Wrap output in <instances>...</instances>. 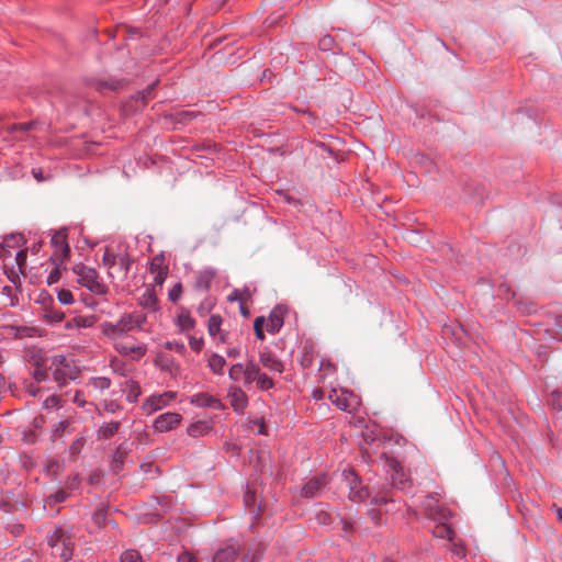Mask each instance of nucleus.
I'll list each match as a JSON object with an SVG mask.
<instances>
[{"instance_id":"nucleus-55","label":"nucleus","mask_w":562,"mask_h":562,"mask_svg":"<svg viewBox=\"0 0 562 562\" xmlns=\"http://www.w3.org/2000/svg\"><path fill=\"white\" fill-rule=\"evenodd\" d=\"M227 355L229 357L236 358V357H239L240 352H239L238 348H231V349H228Z\"/></svg>"},{"instance_id":"nucleus-39","label":"nucleus","mask_w":562,"mask_h":562,"mask_svg":"<svg viewBox=\"0 0 562 562\" xmlns=\"http://www.w3.org/2000/svg\"><path fill=\"white\" fill-rule=\"evenodd\" d=\"M26 256L27 255L25 249L19 250L15 255V262L18 265L20 272H23L24 267L26 265Z\"/></svg>"},{"instance_id":"nucleus-28","label":"nucleus","mask_w":562,"mask_h":562,"mask_svg":"<svg viewBox=\"0 0 562 562\" xmlns=\"http://www.w3.org/2000/svg\"><path fill=\"white\" fill-rule=\"evenodd\" d=\"M65 259L63 258H58L57 257V252L55 254L54 258H53V262L55 263V268L50 271V273L48 274L47 277V283L49 285L56 283L59 281L60 277H61V265H63V261Z\"/></svg>"},{"instance_id":"nucleus-36","label":"nucleus","mask_w":562,"mask_h":562,"mask_svg":"<svg viewBox=\"0 0 562 562\" xmlns=\"http://www.w3.org/2000/svg\"><path fill=\"white\" fill-rule=\"evenodd\" d=\"M244 372H245V364L236 363L229 368L228 376L232 381L238 382V381L243 380Z\"/></svg>"},{"instance_id":"nucleus-52","label":"nucleus","mask_w":562,"mask_h":562,"mask_svg":"<svg viewBox=\"0 0 562 562\" xmlns=\"http://www.w3.org/2000/svg\"><path fill=\"white\" fill-rule=\"evenodd\" d=\"M266 325V319L263 316H259L255 319L254 328L263 329V326Z\"/></svg>"},{"instance_id":"nucleus-58","label":"nucleus","mask_w":562,"mask_h":562,"mask_svg":"<svg viewBox=\"0 0 562 562\" xmlns=\"http://www.w3.org/2000/svg\"><path fill=\"white\" fill-rule=\"evenodd\" d=\"M323 396H324V392H323L322 390H319V389H318V390H315V391L313 392V397H314L315 400H322V398H323Z\"/></svg>"},{"instance_id":"nucleus-41","label":"nucleus","mask_w":562,"mask_h":562,"mask_svg":"<svg viewBox=\"0 0 562 562\" xmlns=\"http://www.w3.org/2000/svg\"><path fill=\"white\" fill-rule=\"evenodd\" d=\"M166 347L171 350H176L179 353L186 351V346L182 342L169 341L166 344Z\"/></svg>"},{"instance_id":"nucleus-6","label":"nucleus","mask_w":562,"mask_h":562,"mask_svg":"<svg viewBox=\"0 0 562 562\" xmlns=\"http://www.w3.org/2000/svg\"><path fill=\"white\" fill-rule=\"evenodd\" d=\"M177 396V393L173 391L164 392L161 394H156L147 397L142 405V409L150 415L164 407H166L171 401H173Z\"/></svg>"},{"instance_id":"nucleus-19","label":"nucleus","mask_w":562,"mask_h":562,"mask_svg":"<svg viewBox=\"0 0 562 562\" xmlns=\"http://www.w3.org/2000/svg\"><path fill=\"white\" fill-rule=\"evenodd\" d=\"M52 244L60 249V258L69 259L70 248L67 243V234L64 231L55 233L52 237Z\"/></svg>"},{"instance_id":"nucleus-63","label":"nucleus","mask_w":562,"mask_h":562,"mask_svg":"<svg viewBox=\"0 0 562 562\" xmlns=\"http://www.w3.org/2000/svg\"><path fill=\"white\" fill-rule=\"evenodd\" d=\"M108 409H109L110 412H114V406H113V404L109 405V406H108Z\"/></svg>"},{"instance_id":"nucleus-59","label":"nucleus","mask_w":562,"mask_h":562,"mask_svg":"<svg viewBox=\"0 0 562 562\" xmlns=\"http://www.w3.org/2000/svg\"><path fill=\"white\" fill-rule=\"evenodd\" d=\"M26 390H27V392H29L31 395H33V396H35V395L37 394V389H36V387H34L32 383L27 386V389H26Z\"/></svg>"},{"instance_id":"nucleus-5","label":"nucleus","mask_w":562,"mask_h":562,"mask_svg":"<svg viewBox=\"0 0 562 562\" xmlns=\"http://www.w3.org/2000/svg\"><path fill=\"white\" fill-rule=\"evenodd\" d=\"M328 398L341 411L353 412L360 404L359 397L347 390H331Z\"/></svg>"},{"instance_id":"nucleus-18","label":"nucleus","mask_w":562,"mask_h":562,"mask_svg":"<svg viewBox=\"0 0 562 562\" xmlns=\"http://www.w3.org/2000/svg\"><path fill=\"white\" fill-rule=\"evenodd\" d=\"M223 319L220 315H211L207 323V331L213 338H218L221 342L226 341V334L221 329Z\"/></svg>"},{"instance_id":"nucleus-9","label":"nucleus","mask_w":562,"mask_h":562,"mask_svg":"<svg viewBox=\"0 0 562 562\" xmlns=\"http://www.w3.org/2000/svg\"><path fill=\"white\" fill-rule=\"evenodd\" d=\"M181 415L178 413H165L159 415L154 422V428L159 431H169L181 423Z\"/></svg>"},{"instance_id":"nucleus-15","label":"nucleus","mask_w":562,"mask_h":562,"mask_svg":"<svg viewBox=\"0 0 562 562\" xmlns=\"http://www.w3.org/2000/svg\"><path fill=\"white\" fill-rule=\"evenodd\" d=\"M238 552L239 546L237 543H227L217 549L213 557V562H234Z\"/></svg>"},{"instance_id":"nucleus-44","label":"nucleus","mask_w":562,"mask_h":562,"mask_svg":"<svg viewBox=\"0 0 562 562\" xmlns=\"http://www.w3.org/2000/svg\"><path fill=\"white\" fill-rule=\"evenodd\" d=\"M181 284L180 283H177L169 292V299L172 301V302H176L179 296H180V293H181Z\"/></svg>"},{"instance_id":"nucleus-24","label":"nucleus","mask_w":562,"mask_h":562,"mask_svg":"<svg viewBox=\"0 0 562 562\" xmlns=\"http://www.w3.org/2000/svg\"><path fill=\"white\" fill-rule=\"evenodd\" d=\"M259 370V366L255 363L254 360L247 361V363L245 364V372L243 375L244 384L249 385L252 382H256Z\"/></svg>"},{"instance_id":"nucleus-33","label":"nucleus","mask_w":562,"mask_h":562,"mask_svg":"<svg viewBox=\"0 0 562 562\" xmlns=\"http://www.w3.org/2000/svg\"><path fill=\"white\" fill-rule=\"evenodd\" d=\"M256 384H257L258 389L263 390V391L270 390L274 385L272 379L269 375H267L266 373H263L261 370H259V372H258V375L256 379Z\"/></svg>"},{"instance_id":"nucleus-16","label":"nucleus","mask_w":562,"mask_h":562,"mask_svg":"<svg viewBox=\"0 0 562 562\" xmlns=\"http://www.w3.org/2000/svg\"><path fill=\"white\" fill-rule=\"evenodd\" d=\"M259 362L271 372L282 373L284 370L283 363L268 350L260 351Z\"/></svg>"},{"instance_id":"nucleus-64","label":"nucleus","mask_w":562,"mask_h":562,"mask_svg":"<svg viewBox=\"0 0 562 562\" xmlns=\"http://www.w3.org/2000/svg\"><path fill=\"white\" fill-rule=\"evenodd\" d=\"M56 318H57L58 321H61V318H63V314H61V315H56Z\"/></svg>"},{"instance_id":"nucleus-13","label":"nucleus","mask_w":562,"mask_h":562,"mask_svg":"<svg viewBox=\"0 0 562 562\" xmlns=\"http://www.w3.org/2000/svg\"><path fill=\"white\" fill-rule=\"evenodd\" d=\"M436 502L437 501L435 499L434 496H427L425 498L424 508L426 510V514L429 517L434 518L435 520H446L449 517L450 513L446 508L436 505Z\"/></svg>"},{"instance_id":"nucleus-2","label":"nucleus","mask_w":562,"mask_h":562,"mask_svg":"<svg viewBox=\"0 0 562 562\" xmlns=\"http://www.w3.org/2000/svg\"><path fill=\"white\" fill-rule=\"evenodd\" d=\"M146 316L142 313L124 314L116 323L106 322L102 324V333L109 338H117L135 328H140L145 323Z\"/></svg>"},{"instance_id":"nucleus-48","label":"nucleus","mask_w":562,"mask_h":562,"mask_svg":"<svg viewBox=\"0 0 562 562\" xmlns=\"http://www.w3.org/2000/svg\"><path fill=\"white\" fill-rule=\"evenodd\" d=\"M67 498V493L65 491H58L55 494L49 496V499H53L54 503H61Z\"/></svg>"},{"instance_id":"nucleus-46","label":"nucleus","mask_w":562,"mask_h":562,"mask_svg":"<svg viewBox=\"0 0 562 562\" xmlns=\"http://www.w3.org/2000/svg\"><path fill=\"white\" fill-rule=\"evenodd\" d=\"M33 126V123H20L13 124L9 127V131H29Z\"/></svg>"},{"instance_id":"nucleus-26","label":"nucleus","mask_w":562,"mask_h":562,"mask_svg":"<svg viewBox=\"0 0 562 562\" xmlns=\"http://www.w3.org/2000/svg\"><path fill=\"white\" fill-rule=\"evenodd\" d=\"M157 302V297L153 290H146L139 297V304L148 311H156Z\"/></svg>"},{"instance_id":"nucleus-60","label":"nucleus","mask_w":562,"mask_h":562,"mask_svg":"<svg viewBox=\"0 0 562 562\" xmlns=\"http://www.w3.org/2000/svg\"><path fill=\"white\" fill-rule=\"evenodd\" d=\"M557 516L560 520H562V508L561 507L557 509Z\"/></svg>"},{"instance_id":"nucleus-14","label":"nucleus","mask_w":562,"mask_h":562,"mask_svg":"<svg viewBox=\"0 0 562 562\" xmlns=\"http://www.w3.org/2000/svg\"><path fill=\"white\" fill-rule=\"evenodd\" d=\"M115 350L123 356H128L133 360H139L146 353L144 345H128L125 342H116Z\"/></svg>"},{"instance_id":"nucleus-35","label":"nucleus","mask_w":562,"mask_h":562,"mask_svg":"<svg viewBox=\"0 0 562 562\" xmlns=\"http://www.w3.org/2000/svg\"><path fill=\"white\" fill-rule=\"evenodd\" d=\"M178 325L181 330H190L194 327L195 321L191 317L189 313H181L178 316Z\"/></svg>"},{"instance_id":"nucleus-50","label":"nucleus","mask_w":562,"mask_h":562,"mask_svg":"<svg viewBox=\"0 0 562 562\" xmlns=\"http://www.w3.org/2000/svg\"><path fill=\"white\" fill-rule=\"evenodd\" d=\"M245 504L247 507H252L255 504V494L250 491H247L245 494Z\"/></svg>"},{"instance_id":"nucleus-37","label":"nucleus","mask_w":562,"mask_h":562,"mask_svg":"<svg viewBox=\"0 0 562 562\" xmlns=\"http://www.w3.org/2000/svg\"><path fill=\"white\" fill-rule=\"evenodd\" d=\"M120 562H143V559L138 551L126 550L121 554Z\"/></svg>"},{"instance_id":"nucleus-47","label":"nucleus","mask_w":562,"mask_h":562,"mask_svg":"<svg viewBox=\"0 0 562 562\" xmlns=\"http://www.w3.org/2000/svg\"><path fill=\"white\" fill-rule=\"evenodd\" d=\"M190 347L195 351H200L203 347V339L191 337L190 338Z\"/></svg>"},{"instance_id":"nucleus-51","label":"nucleus","mask_w":562,"mask_h":562,"mask_svg":"<svg viewBox=\"0 0 562 562\" xmlns=\"http://www.w3.org/2000/svg\"><path fill=\"white\" fill-rule=\"evenodd\" d=\"M389 502V497L386 494H376L373 498H372V503L373 504H386Z\"/></svg>"},{"instance_id":"nucleus-8","label":"nucleus","mask_w":562,"mask_h":562,"mask_svg":"<svg viewBox=\"0 0 562 562\" xmlns=\"http://www.w3.org/2000/svg\"><path fill=\"white\" fill-rule=\"evenodd\" d=\"M342 475L349 487V498L353 502H362L369 496L367 487H362L358 476L352 471H344Z\"/></svg>"},{"instance_id":"nucleus-54","label":"nucleus","mask_w":562,"mask_h":562,"mask_svg":"<svg viewBox=\"0 0 562 562\" xmlns=\"http://www.w3.org/2000/svg\"><path fill=\"white\" fill-rule=\"evenodd\" d=\"M369 515H370L371 519L373 521H375L376 524L380 521V512H378L376 509H371L369 512Z\"/></svg>"},{"instance_id":"nucleus-61","label":"nucleus","mask_w":562,"mask_h":562,"mask_svg":"<svg viewBox=\"0 0 562 562\" xmlns=\"http://www.w3.org/2000/svg\"><path fill=\"white\" fill-rule=\"evenodd\" d=\"M259 432H260V434H266L263 423H260V426H259Z\"/></svg>"},{"instance_id":"nucleus-40","label":"nucleus","mask_w":562,"mask_h":562,"mask_svg":"<svg viewBox=\"0 0 562 562\" xmlns=\"http://www.w3.org/2000/svg\"><path fill=\"white\" fill-rule=\"evenodd\" d=\"M92 385L95 387V389H100V390H105L110 386L111 382L108 378H94L92 381H91Z\"/></svg>"},{"instance_id":"nucleus-38","label":"nucleus","mask_w":562,"mask_h":562,"mask_svg":"<svg viewBox=\"0 0 562 562\" xmlns=\"http://www.w3.org/2000/svg\"><path fill=\"white\" fill-rule=\"evenodd\" d=\"M57 297H58V301L63 304H71L74 302L72 293L66 289L59 290Z\"/></svg>"},{"instance_id":"nucleus-53","label":"nucleus","mask_w":562,"mask_h":562,"mask_svg":"<svg viewBox=\"0 0 562 562\" xmlns=\"http://www.w3.org/2000/svg\"><path fill=\"white\" fill-rule=\"evenodd\" d=\"M74 402L77 403L79 406L85 405L86 401L83 400L81 392H76L74 396Z\"/></svg>"},{"instance_id":"nucleus-30","label":"nucleus","mask_w":562,"mask_h":562,"mask_svg":"<svg viewBox=\"0 0 562 562\" xmlns=\"http://www.w3.org/2000/svg\"><path fill=\"white\" fill-rule=\"evenodd\" d=\"M225 364V359L217 353H213L209 359V367L211 371L215 374H223V369Z\"/></svg>"},{"instance_id":"nucleus-23","label":"nucleus","mask_w":562,"mask_h":562,"mask_svg":"<svg viewBox=\"0 0 562 562\" xmlns=\"http://www.w3.org/2000/svg\"><path fill=\"white\" fill-rule=\"evenodd\" d=\"M128 451L130 450H128L126 443H122L116 448V450L113 454V458H112V469L114 472L117 473L122 470L124 459L127 456Z\"/></svg>"},{"instance_id":"nucleus-27","label":"nucleus","mask_w":562,"mask_h":562,"mask_svg":"<svg viewBox=\"0 0 562 562\" xmlns=\"http://www.w3.org/2000/svg\"><path fill=\"white\" fill-rule=\"evenodd\" d=\"M48 360V358L42 359L41 361H36L35 369L33 371V378L36 382H42L48 379V367L45 366V362Z\"/></svg>"},{"instance_id":"nucleus-45","label":"nucleus","mask_w":562,"mask_h":562,"mask_svg":"<svg viewBox=\"0 0 562 562\" xmlns=\"http://www.w3.org/2000/svg\"><path fill=\"white\" fill-rule=\"evenodd\" d=\"M12 256L10 246L8 244H0V258L7 259Z\"/></svg>"},{"instance_id":"nucleus-11","label":"nucleus","mask_w":562,"mask_h":562,"mask_svg":"<svg viewBox=\"0 0 562 562\" xmlns=\"http://www.w3.org/2000/svg\"><path fill=\"white\" fill-rule=\"evenodd\" d=\"M227 397L231 406L236 413H243L248 404V397L239 386H231L228 389Z\"/></svg>"},{"instance_id":"nucleus-56","label":"nucleus","mask_w":562,"mask_h":562,"mask_svg":"<svg viewBox=\"0 0 562 562\" xmlns=\"http://www.w3.org/2000/svg\"><path fill=\"white\" fill-rule=\"evenodd\" d=\"M331 42H333L331 37L327 36V37L322 38L321 45L324 48H326V47H328L331 44Z\"/></svg>"},{"instance_id":"nucleus-49","label":"nucleus","mask_w":562,"mask_h":562,"mask_svg":"<svg viewBox=\"0 0 562 562\" xmlns=\"http://www.w3.org/2000/svg\"><path fill=\"white\" fill-rule=\"evenodd\" d=\"M178 562H198V560L191 553L183 552L178 557Z\"/></svg>"},{"instance_id":"nucleus-7","label":"nucleus","mask_w":562,"mask_h":562,"mask_svg":"<svg viewBox=\"0 0 562 562\" xmlns=\"http://www.w3.org/2000/svg\"><path fill=\"white\" fill-rule=\"evenodd\" d=\"M342 475L349 487V498L353 502H362L369 496L367 487H362L358 476L352 471H344Z\"/></svg>"},{"instance_id":"nucleus-1","label":"nucleus","mask_w":562,"mask_h":562,"mask_svg":"<svg viewBox=\"0 0 562 562\" xmlns=\"http://www.w3.org/2000/svg\"><path fill=\"white\" fill-rule=\"evenodd\" d=\"M45 366L48 367L54 381L59 387L65 386L69 380H76L79 375V369L74 361L61 355L48 358Z\"/></svg>"},{"instance_id":"nucleus-21","label":"nucleus","mask_w":562,"mask_h":562,"mask_svg":"<svg viewBox=\"0 0 562 562\" xmlns=\"http://www.w3.org/2000/svg\"><path fill=\"white\" fill-rule=\"evenodd\" d=\"M325 479L321 477H314L310 480L303 487H302V495L305 497H315L322 487L325 485Z\"/></svg>"},{"instance_id":"nucleus-34","label":"nucleus","mask_w":562,"mask_h":562,"mask_svg":"<svg viewBox=\"0 0 562 562\" xmlns=\"http://www.w3.org/2000/svg\"><path fill=\"white\" fill-rule=\"evenodd\" d=\"M140 386L137 382L131 381L127 383V394L126 398L128 402L134 403L138 400L140 395Z\"/></svg>"},{"instance_id":"nucleus-62","label":"nucleus","mask_w":562,"mask_h":562,"mask_svg":"<svg viewBox=\"0 0 562 562\" xmlns=\"http://www.w3.org/2000/svg\"><path fill=\"white\" fill-rule=\"evenodd\" d=\"M34 177L38 180V181H42L43 180V177L41 173H37L34 171Z\"/></svg>"},{"instance_id":"nucleus-10","label":"nucleus","mask_w":562,"mask_h":562,"mask_svg":"<svg viewBox=\"0 0 562 562\" xmlns=\"http://www.w3.org/2000/svg\"><path fill=\"white\" fill-rule=\"evenodd\" d=\"M149 271L154 276L155 284L161 286L168 274V267L165 265L164 256H155L151 259Z\"/></svg>"},{"instance_id":"nucleus-43","label":"nucleus","mask_w":562,"mask_h":562,"mask_svg":"<svg viewBox=\"0 0 562 562\" xmlns=\"http://www.w3.org/2000/svg\"><path fill=\"white\" fill-rule=\"evenodd\" d=\"M60 398L58 396H49L44 401V405L47 408L59 407Z\"/></svg>"},{"instance_id":"nucleus-4","label":"nucleus","mask_w":562,"mask_h":562,"mask_svg":"<svg viewBox=\"0 0 562 562\" xmlns=\"http://www.w3.org/2000/svg\"><path fill=\"white\" fill-rule=\"evenodd\" d=\"M47 542L53 549V554L63 561H69L72 557L74 543L61 528H55L47 537Z\"/></svg>"},{"instance_id":"nucleus-31","label":"nucleus","mask_w":562,"mask_h":562,"mask_svg":"<svg viewBox=\"0 0 562 562\" xmlns=\"http://www.w3.org/2000/svg\"><path fill=\"white\" fill-rule=\"evenodd\" d=\"M210 426L205 422H196L188 427V434L192 437H199L207 434Z\"/></svg>"},{"instance_id":"nucleus-57","label":"nucleus","mask_w":562,"mask_h":562,"mask_svg":"<svg viewBox=\"0 0 562 562\" xmlns=\"http://www.w3.org/2000/svg\"><path fill=\"white\" fill-rule=\"evenodd\" d=\"M255 335L258 339L263 340L265 339V333L263 329L254 328Z\"/></svg>"},{"instance_id":"nucleus-42","label":"nucleus","mask_w":562,"mask_h":562,"mask_svg":"<svg viewBox=\"0 0 562 562\" xmlns=\"http://www.w3.org/2000/svg\"><path fill=\"white\" fill-rule=\"evenodd\" d=\"M74 322L77 327H89L92 325L91 317H75Z\"/></svg>"},{"instance_id":"nucleus-25","label":"nucleus","mask_w":562,"mask_h":562,"mask_svg":"<svg viewBox=\"0 0 562 562\" xmlns=\"http://www.w3.org/2000/svg\"><path fill=\"white\" fill-rule=\"evenodd\" d=\"M119 428V422H110L98 429L97 437L98 439H109L117 432Z\"/></svg>"},{"instance_id":"nucleus-29","label":"nucleus","mask_w":562,"mask_h":562,"mask_svg":"<svg viewBox=\"0 0 562 562\" xmlns=\"http://www.w3.org/2000/svg\"><path fill=\"white\" fill-rule=\"evenodd\" d=\"M432 533L436 538L452 540L453 531L446 522H438L435 525Z\"/></svg>"},{"instance_id":"nucleus-17","label":"nucleus","mask_w":562,"mask_h":562,"mask_svg":"<svg viewBox=\"0 0 562 562\" xmlns=\"http://www.w3.org/2000/svg\"><path fill=\"white\" fill-rule=\"evenodd\" d=\"M389 465L392 471V473H391L392 485L400 490H404L407 485V480L405 479V474L403 473V470H402L400 463L395 460H391Z\"/></svg>"},{"instance_id":"nucleus-20","label":"nucleus","mask_w":562,"mask_h":562,"mask_svg":"<svg viewBox=\"0 0 562 562\" xmlns=\"http://www.w3.org/2000/svg\"><path fill=\"white\" fill-rule=\"evenodd\" d=\"M283 325V312L281 308H273L268 319L266 321V328L269 333H277Z\"/></svg>"},{"instance_id":"nucleus-12","label":"nucleus","mask_w":562,"mask_h":562,"mask_svg":"<svg viewBox=\"0 0 562 562\" xmlns=\"http://www.w3.org/2000/svg\"><path fill=\"white\" fill-rule=\"evenodd\" d=\"M132 265V259L128 255H120L116 267L110 270V278L115 281H125Z\"/></svg>"},{"instance_id":"nucleus-32","label":"nucleus","mask_w":562,"mask_h":562,"mask_svg":"<svg viewBox=\"0 0 562 562\" xmlns=\"http://www.w3.org/2000/svg\"><path fill=\"white\" fill-rule=\"evenodd\" d=\"M120 255H114L110 251L109 248H105L104 255L102 257V263L108 269V274L110 276V270H113L116 267V262L119 261Z\"/></svg>"},{"instance_id":"nucleus-3","label":"nucleus","mask_w":562,"mask_h":562,"mask_svg":"<svg viewBox=\"0 0 562 562\" xmlns=\"http://www.w3.org/2000/svg\"><path fill=\"white\" fill-rule=\"evenodd\" d=\"M72 271L77 276V282L87 288L90 292L97 295L108 293V286L100 280L95 269L83 263H78L72 267Z\"/></svg>"},{"instance_id":"nucleus-22","label":"nucleus","mask_w":562,"mask_h":562,"mask_svg":"<svg viewBox=\"0 0 562 562\" xmlns=\"http://www.w3.org/2000/svg\"><path fill=\"white\" fill-rule=\"evenodd\" d=\"M192 403L201 407H213L215 409L222 408V403L206 393L196 394L192 398Z\"/></svg>"}]
</instances>
